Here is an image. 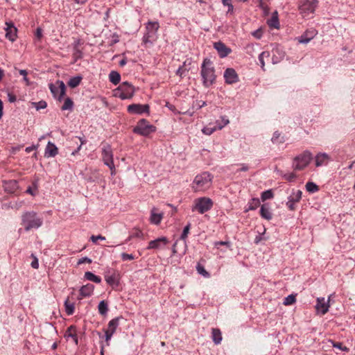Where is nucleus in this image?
<instances>
[{
    "mask_svg": "<svg viewBox=\"0 0 355 355\" xmlns=\"http://www.w3.org/2000/svg\"><path fill=\"white\" fill-rule=\"evenodd\" d=\"M82 79L80 76H74L69 79L67 84L70 87L75 88L80 85Z\"/></svg>",
    "mask_w": 355,
    "mask_h": 355,
    "instance_id": "obj_32",
    "label": "nucleus"
},
{
    "mask_svg": "<svg viewBox=\"0 0 355 355\" xmlns=\"http://www.w3.org/2000/svg\"><path fill=\"white\" fill-rule=\"evenodd\" d=\"M57 84L58 86L50 84L49 88L53 96L60 101L65 95L66 87L62 81H58Z\"/></svg>",
    "mask_w": 355,
    "mask_h": 355,
    "instance_id": "obj_11",
    "label": "nucleus"
},
{
    "mask_svg": "<svg viewBox=\"0 0 355 355\" xmlns=\"http://www.w3.org/2000/svg\"><path fill=\"white\" fill-rule=\"evenodd\" d=\"M109 78L111 83L114 85H117L120 82L121 76L117 71H112L109 75Z\"/></svg>",
    "mask_w": 355,
    "mask_h": 355,
    "instance_id": "obj_33",
    "label": "nucleus"
},
{
    "mask_svg": "<svg viewBox=\"0 0 355 355\" xmlns=\"http://www.w3.org/2000/svg\"><path fill=\"white\" fill-rule=\"evenodd\" d=\"M223 6H227V13L232 12L234 10V6L232 3V0H222Z\"/></svg>",
    "mask_w": 355,
    "mask_h": 355,
    "instance_id": "obj_51",
    "label": "nucleus"
},
{
    "mask_svg": "<svg viewBox=\"0 0 355 355\" xmlns=\"http://www.w3.org/2000/svg\"><path fill=\"white\" fill-rule=\"evenodd\" d=\"M105 279L106 282L112 287H116L119 285L118 276L115 272L111 275H105Z\"/></svg>",
    "mask_w": 355,
    "mask_h": 355,
    "instance_id": "obj_23",
    "label": "nucleus"
},
{
    "mask_svg": "<svg viewBox=\"0 0 355 355\" xmlns=\"http://www.w3.org/2000/svg\"><path fill=\"white\" fill-rule=\"evenodd\" d=\"M302 193L300 190L293 191L292 194L288 197V200L291 202H298L302 198Z\"/></svg>",
    "mask_w": 355,
    "mask_h": 355,
    "instance_id": "obj_36",
    "label": "nucleus"
},
{
    "mask_svg": "<svg viewBox=\"0 0 355 355\" xmlns=\"http://www.w3.org/2000/svg\"><path fill=\"white\" fill-rule=\"evenodd\" d=\"M121 257L123 261L133 260L135 259V256L132 254H127L125 252L121 253Z\"/></svg>",
    "mask_w": 355,
    "mask_h": 355,
    "instance_id": "obj_54",
    "label": "nucleus"
},
{
    "mask_svg": "<svg viewBox=\"0 0 355 355\" xmlns=\"http://www.w3.org/2000/svg\"><path fill=\"white\" fill-rule=\"evenodd\" d=\"M196 270L199 274L205 277H208L209 276V272L205 269L204 266L200 263H198L196 266Z\"/></svg>",
    "mask_w": 355,
    "mask_h": 355,
    "instance_id": "obj_48",
    "label": "nucleus"
},
{
    "mask_svg": "<svg viewBox=\"0 0 355 355\" xmlns=\"http://www.w3.org/2000/svg\"><path fill=\"white\" fill-rule=\"evenodd\" d=\"M306 189L309 192L315 193L319 190V187L314 182H308L306 184Z\"/></svg>",
    "mask_w": 355,
    "mask_h": 355,
    "instance_id": "obj_42",
    "label": "nucleus"
},
{
    "mask_svg": "<svg viewBox=\"0 0 355 355\" xmlns=\"http://www.w3.org/2000/svg\"><path fill=\"white\" fill-rule=\"evenodd\" d=\"M330 342L331 343L332 346L334 347H335V348L339 349H340L342 351H344V352H348L349 351V348H347V347H343L341 343L334 342L333 340H330Z\"/></svg>",
    "mask_w": 355,
    "mask_h": 355,
    "instance_id": "obj_49",
    "label": "nucleus"
},
{
    "mask_svg": "<svg viewBox=\"0 0 355 355\" xmlns=\"http://www.w3.org/2000/svg\"><path fill=\"white\" fill-rule=\"evenodd\" d=\"M31 257L33 258V261L31 263L32 268L35 269H37L39 268V262L37 258L33 254H31Z\"/></svg>",
    "mask_w": 355,
    "mask_h": 355,
    "instance_id": "obj_56",
    "label": "nucleus"
},
{
    "mask_svg": "<svg viewBox=\"0 0 355 355\" xmlns=\"http://www.w3.org/2000/svg\"><path fill=\"white\" fill-rule=\"evenodd\" d=\"M318 5L317 0H300L298 9L303 17H307L314 13Z\"/></svg>",
    "mask_w": 355,
    "mask_h": 355,
    "instance_id": "obj_6",
    "label": "nucleus"
},
{
    "mask_svg": "<svg viewBox=\"0 0 355 355\" xmlns=\"http://www.w3.org/2000/svg\"><path fill=\"white\" fill-rule=\"evenodd\" d=\"M211 339L214 343L216 345L220 344L223 336L221 331L218 328H212L211 329Z\"/></svg>",
    "mask_w": 355,
    "mask_h": 355,
    "instance_id": "obj_22",
    "label": "nucleus"
},
{
    "mask_svg": "<svg viewBox=\"0 0 355 355\" xmlns=\"http://www.w3.org/2000/svg\"><path fill=\"white\" fill-rule=\"evenodd\" d=\"M259 7L263 10H266L268 8V6L265 3V0H259Z\"/></svg>",
    "mask_w": 355,
    "mask_h": 355,
    "instance_id": "obj_63",
    "label": "nucleus"
},
{
    "mask_svg": "<svg viewBox=\"0 0 355 355\" xmlns=\"http://www.w3.org/2000/svg\"><path fill=\"white\" fill-rule=\"evenodd\" d=\"M94 290V286L92 284H87L80 287L79 292L81 298L89 297L92 295Z\"/></svg>",
    "mask_w": 355,
    "mask_h": 355,
    "instance_id": "obj_21",
    "label": "nucleus"
},
{
    "mask_svg": "<svg viewBox=\"0 0 355 355\" xmlns=\"http://www.w3.org/2000/svg\"><path fill=\"white\" fill-rule=\"evenodd\" d=\"M317 35V31L315 29H310L306 30L302 35L300 37H296V40L300 44H307L309 43L311 40H313L315 35Z\"/></svg>",
    "mask_w": 355,
    "mask_h": 355,
    "instance_id": "obj_12",
    "label": "nucleus"
},
{
    "mask_svg": "<svg viewBox=\"0 0 355 355\" xmlns=\"http://www.w3.org/2000/svg\"><path fill=\"white\" fill-rule=\"evenodd\" d=\"M92 262V261L91 259H89L87 257H85L78 260V265H80V264H83L85 263H91Z\"/></svg>",
    "mask_w": 355,
    "mask_h": 355,
    "instance_id": "obj_57",
    "label": "nucleus"
},
{
    "mask_svg": "<svg viewBox=\"0 0 355 355\" xmlns=\"http://www.w3.org/2000/svg\"><path fill=\"white\" fill-rule=\"evenodd\" d=\"M260 205V201L259 198H252L248 202V209L246 210H254L256 209Z\"/></svg>",
    "mask_w": 355,
    "mask_h": 355,
    "instance_id": "obj_38",
    "label": "nucleus"
},
{
    "mask_svg": "<svg viewBox=\"0 0 355 355\" xmlns=\"http://www.w3.org/2000/svg\"><path fill=\"white\" fill-rule=\"evenodd\" d=\"M142 236L143 232L139 230H135L127 239L126 242L130 241L133 238H141Z\"/></svg>",
    "mask_w": 355,
    "mask_h": 355,
    "instance_id": "obj_47",
    "label": "nucleus"
},
{
    "mask_svg": "<svg viewBox=\"0 0 355 355\" xmlns=\"http://www.w3.org/2000/svg\"><path fill=\"white\" fill-rule=\"evenodd\" d=\"M315 161L317 167L326 166L331 161V157L325 153H319L316 155Z\"/></svg>",
    "mask_w": 355,
    "mask_h": 355,
    "instance_id": "obj_19",
    "label": "nucleus"
},
{
    "mask_svg": "<svg viewBox=\"0 0 355 355\" xmlns=\"http://www.w3.org/2000/svg\"><path fill=\"white\" fill-rule=\"evenodd\" d=\"M80 141V145L77 148V149L76 150H74L73 152H72V155H75L81 148V146L84 144H85L86 141L85 139H83V138H79Z\"/></svg>",
    "mask_w": 355,
    "mask_h": 355,
    "instance_id": "obj_61",
    "label": "nucleus"
},
{
    "mask_svg": "<svg viewBox=\"0 0 355 355\" xmlns=\"http://www.w3.org/2000/svg\"><path fill=\"white\" fill-rule=\"evenodd\" d=\"M102 157L104 164L110 168L111 175H114L115 174V166L112 148L109 144L103 146L102 148Z\"/></svg>",
    "mask_w": 355,
    "mask_h": 355,
    "instance_id": "obj_10",
    "label": "nucleus"
},
{
    "mask_svg": "<svg viewBox=\"0 0 355 355\" xmlns=\"http://www.w3.org/2000/svg\"><path fill=\"white\" fill-rule=\"evenodd\" d=\"M78 44H76L73 47V56L74 58L75 62H76L78 60L81 59L83 57V53L82 51L78 49Z\"/></svg>",
    "mask_w": 355,
    "mask_h": 355,
    "instance_id": "obj_39",
    "label": "nucleus"
},
{
    "mask_svg": "<svg viewBox=\"0 0 355 355\" xmlns=\"http://www.w3.org/2000/svg\"><path fill=\"white\" fill-rule=\"evenodd\" d=\"M279 137H280V133L279 132H277V131L275 132L273 135H272V137L271 139L273 143L277 142Z\"/></svg>",
    "mask_w": 355,
    "mask_h": 355,
    "instance_id": "obj_60",
    "label": "nucleus"
},
{
    "mask_svg": "<svg viewBox=\"0 0 355 355\" xmlns=\"http://www.w3.org/2000/svg\"><path fill=\"white\" fill-rule=\"evenodd\" d=\"M214 245L218 249L219 248L220 245H225L227 248H230L231 246V243L229 241H216L214 242Z\"/></svg>",
    "mask_w": 355,
    "mask_h": 355,
    "instance_id": "obj_55",
    "label": "nucleus"
},
{
    "mask_svg": "<svg viewBox=\"0 0 355 355\" xmlns=\"http://www.w3.org/2000/svg\"><path fill=\"white\" fill-rule=\"evenodd\" d=\"M312 154L309 150H305L300 155L295 157L293 166L295 170H302L306 167L312 159Z\"/></svg>",
    "mask_w": 355,
    "mask_h": 355,
    "instance_id": "obj_8",
    "label": "nucleus"
},
{
    "mask_svg": "<svg viewBox=\"0 0 355 355\" xmlns=\"http://www.w3.org/2000/svg\"><path fill=\"white\" fill-rule=\"evenodd\" d=\"M168 243V241L166 237H165V236L159 237L155 240L150 241L148 243L147 249L152 250V249L162 248Z\"/></svg>",
    "mask_w": 355,
    "mask_h": 355,
    "instance_id": "obj_16",
    "label": "nucleus"
},
{
    "mask_svg": "<svg viewBox=\"0 0 355 355\" xmlns=\"http://www.w3.org/2000/svg\"><path fill=\"white\" fill-rule=\"evenodd\" d=\"M189 229H190V224H188L187 225H186L184 227V228L182 231V233L180 236L181 239L184 240L187 237L189 232Z\"/></svg>",
    "mask_w": 355,
    "mask_h": 355,
    "instance_id": "obj_53",
    "label": "nucleus"
},
{
    "mask_svg": "<svg viewBox=\"0 0 355 355\" xmlns=\"http://www.w3.org/2000/svg\"><path fill=\"white\" fill-rule=\"evenodd\" d=\"M296 301L295 295H289L287 297H286L284 300L283 304L286 306L291 305L294 304Z\"/></svg>",
    "mask_w": 355,
    "mask_h": 355,
    "instance_id": "obj_43",
    "label": "nucleus"
},
{
    "mask_svg": "<svg viewBox=\"0 0 355 355\" xmlns=\"http://www.w3.org/2000/svg\"><path fill=\"white\" fill-rule=\"evenodd\" d=\"M85 277L89 281H91V282H95L97 284H99L101 282V278L100 277L94 275V273H92V272H89V271H87L85 273Z\"/></svg>",
    "mask_w": 355,
    "mask_h": 355,
    "instance_id": "obj_30",
    "label": "nucleus"
},
{
    "mask_svg": "<svg viewBox=\"0 0 355 355\" xmlns=\"http://www.w3.org/2000/svg\"><path fill=\"white\" fill-rule=\"evenodd\" d=\"M73 106V102L70 98H67L64 100V104L62 105L61 109L62 110H71Z\"/></svg>",
    "mask_w": 355,
    "mask_h": 355,
    "instance_id": "obj_41",
    "label": "nucleus"
},
{
    "mask_svg": "<svg viewBox=\"0 0 355 355\" xmlns=\"http://www.w3.org/2000/svg\"><path fill=\"white\" fill-rule=\"evenodd\" d=\"M119 318H115L109 322L107 329L105 331L106 341L110 340L112 335L114 334L117 327L119 326Z\"/></svg>",
    "mask_w": 355,
    "mask_h": 355,
    "instance_id": "obj_14",
    "label": "nucleus"
},
{
    "mask_svg": "<svg viewBox=\"0 0 355 355\" xmlns=\"http://www.w3.org/2000/svg\"><path fill=\"white\" fill-rule=\"evenodd\" d=\"M31 105L34 107L37 110H40L41 109H44L47 106V103L44 101H40L39 102H32Z\"/></svg>",
    "mask_w": 355,
    "mask_h": 355,
    "instance_id": "obj_44",
    "label": "nucleus"
},
{
    "mask_svg": "<svg viewBox=\"0 0 355 355\" xmlns=\"http://www.w3.org/2000/svg\"><path fill=\"white\" fill-rule=\"evenodd\" d=\"M224 78L227 84H233L239 81V76L232 68H227L224 72Z\"/></svg>",
    "mask_w": 355,
    "mask_h": 355,
    "instance_id": "obj_15",
    "label": "nucleus"
},
{
    "mask_svg": "<svg viewBox=\"0 0 355 355\" xmlns=\"http://www.w3.org/2000/svg\"><path fill=\"white\" fill-rule=\"evenodd\" d=\"M252 34L257 39H260L262 37V31L261 29L254 31Z\"/></svg>",
    "mask_w": 355,
    "mask_h": 355,
    "instance_id": "obj_59",
    "label": "nucleus"
},
{
    "mask_svg": "<svg viewBox=\"0 0 355 355\" xmlns=\"http://www.w3.org/2000/svg\"><path fill=\"white\" fill-rule=\"evenodd\" d=\"M270 56V53L268 51H263L259 55V61L260 62L261 67L263 70H265V62L264 58H268Z\"/></svg>",
    "mask_w": 355,
    "mask_h": 355,
    "instance_id": "obj_40",
    "label": "nucleus"
},
{
    "mask_svg": "<svg viewBox=\"0 0 355 355\" xmlns=\"http://www.w3.org/2000/svg\"><path fill=\"white\" fill-rule=\"evenodd\" d=\"M38 189H37V182H33L32 184L26 190V193L28 194H30L33 196H35L37 193Z\"/></svg>",
    "mask_w": 355,
    "mask_h": 355,
    "instance_id": "obj_37",
    "label": "nucleus"
},
{
    "mask_svg": "<svg viewBox=\"0 0 355 355\" xmlns=\"http://www.w3.org/2000/svg\"><path fill=\"white\" fill-rule=\"evenodd\" d=\"M200 74L205 87H209L214 83L216 79L215 70L209 59L205 58L203 60Z\"/></svg>",
    "mask_w": 355,
    "mask_h": 355,
    "instance_id": "obj_2",
    "label": "nucleus"
},
{
    "mask_svg": "<svg viewBox=\"0 0 355 355\" xmlns=\"http://www.w3.org/2000/svg\"><path fill=\"white\" fill-rule=\"evenodd\" d=\"M64 336L66 338H71L73 340L74 343L76 345H78V336L76 334V328L74 326H70L69 327H68Z\"/></svg>",
    "mask_w": 355,
    "mask_h": 355,
    "instance_id": "obj_27",
    "label": "nucleus"
},
{
    "mask_svg": "<svg viewBox=\"0 0 355 355\" xmlns=\"http://www.w3.org/2000/svg\"><path fill=\"white\" fill-rule=\"evenodd\" d=\"M159 28L158 21H148L146 24V33L143 36V42L145 44H152L157 39V31Z\"/></svg>",
    "mask_w": 355,
    "mask_h": 355,
    "instance_id": "obj_4",
    "label": "nucleus"
},
{
    "mask_svg": "<svg viewBox=\"0 0 355 355\" xmlns=\"http://www.w3.org/2000/svg\"><path fill=\"white\" fill-rule=\"evenodd\" d=\"M295 203L294 202H291V200H288L286 202V206L290 210H294L295 209Z\"/></svg>",
    "mask_w": 355,
    "mask_h": 355,
    "instance_id": "obj_64",
    "label": "nucleus"
},
{
    "mask_svg": "<svg viewBox=\"0 0 355 355\" xmlns=\"http://www.w3.org/2000/svg\"><path fill=\"white\" fill-rule=\"evenodd\" d=\"M218 129L217 126L216 125L214 128H210V127H205L202 131L204 134L207 135H211L214 131H216Z\"/></svg>",
    "mask_w": 355,
    "mask_h": 355,
    "instance_id": "obj_52",
    "label": "nucleus"
},
{
    "mask_svg": "<svg viewBox=\"0 0 355 355\" xmlns=\"http://www.w3.org/2000/svg\"><path fill=\"white\" fill-rule=\"evenodd\" d=\"M156 128L154 125H150L147 120L143 119L139 121L137 125L133 128V132L142 136H148L150 133L154 132Z\"/></svg>",
    "mask_w": 355,
    "mask_h": 355,
    "instance_id": "obj_9",
    "label": "nucleus"
},
{
    "mask_svg": "<svg viewBox=\"0 0 355 355\" xmlns=\"http://www.w3.org/2000/svg\"><path fill=\"white\" fill-rule=\"evenodd\" d=\"M17 28L14 26H8L6 29V36L10 41L13 42L16 39Z\"/></svg>",
    "mask_w": 355,
    "mask_h": 355,
    "instance_id": "obj_28",
    "label": "nucleus"
},
{
    "mask_svg": "<svg viewBox=\"0 0 355 355\" xmlns=\"http://www.w3.org/2000/svg\"><path fill=\"white\" fill-rule=\"evenodd\" d=\"M261 216L268 220L272 218V213L270 210L269 206L267 204L261 205L260 209Z\"/></svg>",
    "mask_w": 355,
    "mask_h": 355,
    "instance_id": "obj_24",
    "label": "nucleus"
},
{
    "mask_svg": "<svg viewBox=\"0 0 355 355\" xmlns=\"http://www.w3.org/2000/svg\"><path fill=\"white\" fill-rule=\"evenodd\" d=\"M221 121L223 123H220L218 121H216V126L218 130L222 129L230 123L229 119L226 116H221Z\"/></svg>",
    "mask_w": 355,
    "mask_h": 355,
    "instance_id": "obj_50",
    "label": "nucleus"
},
{
    "mask_svg": "<svg viewBox=\"0 0 355 355\" xmlns=\"http://www.w3.org/2000/svg\"><path fill=\"white\" fill-rule=\"evenodd\" d=\"M214 46L218 51V53L220 58H225L232 51L231 49L228 48L224 43L221 42H215Z\"/></svg>",
    "mask_w": 355,
    "mask_h": 355,
    "instance_id": "obj_17",
    "label": "nucleus"
},
{
    "mask_svg": "<svg viewBox=\"0 0 355 355\" xmlns=\"http://www.w3.org/2000/svg\"><path fill=\"white\" fill-rule=\"evenodd\" d=\"M284 177H285L286 180H287L288 181H292L296 178V175L295 173H291L285 175Z\"/></svg>",
    "mask_w": 355,
    "mask_h": 355,
    "instance_id": "obj_62",
    "label": "nucleus"
},
{
    "mask_svg": "<svg viewBox=\"0 0 355 355\" xmlns=\"http://www.w3.org/2000/svg\"><path fill=\"white\" fill-rule=\"evenodd\" d=\"M43 224V218L34 211L24 214V230L28 232L37 230Z\"/></svg>",
    "mask_w": 355,
    "mask_h": 355,
    "instance_id": "obj_3",
    "label": "nucleus"
},
{
    "mask_svg": "<svg viewBox=\"0 0 355 355\" xmlns=\"http://www.w3.org/2000/svg\"><path fill=\"white\" fill-rule=\"evenodd\" d=\"M279 48L278 47H276L275 49H272V63L273 64H277L278 62H280V60L284 57V52H281V53L279 54V57L277 56L276 55V53H279Z\"/></svg>",
    "mask_w": 355,
    "mask_h": 355,
    "instance_id": "obj_29",
    "label": "nucleus"
},
{
    "mask_svg": "<svg viewBox=\"0 0 355 355\" xmlns=\"http://www.w3.org/2000/svg\"><path fill=\"white\" fill-rule=\"evenodd\" d=\"M268 24L270 28H274L277 29L279 28V22L277 11L272 13L270 19H268Z\"/></svg>",
    "mask_w": 355,
    "mask_h": 355,
    "instance_id": "obj_25",
    "label": "nucleus"
},
{
    "mask_svg": "<svg viewBox=\"0 0 355 355\" xmlns=\"http://www.w3.org/2000/svg\"><path fill=\"white\" fill-rule=\"evenodd\" d=\"M329 298L327 302H325L324 297H318L317 299V303L315 305V309L318 312H320L322 315H324L328 312L329 308Z\"/></svg>",
    "mask_w": 355,
    "mask_h": 355,
    "instance_id": "obj_18",
    "label": "nucleus"
},
{
    "mask_svg": "<svg viewBox=\"0 0 355 355\" xmlns=\"http://www.w3.org/2000/svg\"><path fill=\"white\" fill-rule=\"evenodd\" d=\"M213 176L208 172L196 175L192 182L191 188L194 192L205 191L211 185Z\"/></svg>",
    "mask_w": 355,
    "mask_h": 355,
    "instance_id": "obj_1",
    "label": "nucleus"
},
{
    "mask_svg": "<svg viewBox=\"0 0 355 355\" xmlns=\"http://www.w3.org/2000/svg\"><path fill=\"white\" fill-rule=\"evenodd\" d=\"M58 153L57 146L52 142L49 141L45 148L44 156L46 157H54Z\"/></svg>",
    "mask_w": 355,
    "mask_h": 355,
    "instance_id": "obj_20",
    "label": "nucleus"
},
{
    "mask_svg": "<svg viewBox=\"0 0 355 355\" xmlns=\"http://www.w3.org/2000/svg\"><path fill=\"white\" fill-rule=\"evenodd\" d=\"M128 111L131 114H141L149 112V105L141 104H131L128 106Z\"/></svg>",
    "mask_w": 355,
    "mask_h": 355,
    "instance_id": "obj_13",
    "label": "nucleus"
},
{
    "mask_svg": "<svg viewBox=\"0 0 355 355\" xmlns=\"http://www.w3.org/2000/svg\"><path fill=\"white\" fill-rule=\"evenodd\" d=\"M155 211V208H153V209L151 210L150 220L152 223L158 225L161 223L163 215L162 214L156 213Z\"/></svg>",
    "mask_w": 355,
    "mask_h": 355,
    "instance_id": "obj_26",
    "label": "nucleus"
},
{
    "mask_svg": "<svg viewBox=\"0 0 355 355\" xmlns=\"http://www.w3.org/2000/svg\"><path fill=\"white\" fill-rule=\"evenodd\" d=\"M18 188V183L16 180H10L6 183V190L14 193Z\"/></svg>",
    "mask_w": 355,
    "mask_h": 355,
    "instance_id": "obj_31",
    "label": "nucleus"
},
{
    "mask_svg": "<svg viewBox=\"0 0 355 355\" xmlns=\"http://www.w3.org/2000/svg\"><path fill=\"white\" fill-rule=\"evenodd\" d=\"M261 198L263 201L272 198L273 193L272 190L270 189L262 192Z\"/></svg>",
    "mask_w": 355,
    "mask_h": 355,
    "instance_id": "obj_46",
    "label": "nucleus"
},
{
    "mask_svg": "<svg viewBox=\"0 0 355 355\" xmlns=\"http://www.w3.org/2000/svg\"><path fill=\"white\" fill-rule=\"evenodd\" d=\"M35 42H40L43 37V30L40 27H37L34 33Z\"/></svg>",
    "mask_w": 355,
    "mask_h": 355,
    "instance_id": "obj_45",
    "label": "nucleus"
},
{
    "mask_svg": "<svg viewBox=\"0 0 355 355\" xmlns=\"http://www.w3.org/2000/svg\"><path fill=\"white\" fill-rule=\"evenodd\" d=\"M97 240H105V237L101 236V235H98V236H94V235H92L91 236V241L93 242V243H96Z\"/></svg>",
    "mask_w": 355,
    "mask_h": 355,
    "instance_id": "obj_58",
    "label": "nucleus"
},
{
    "mask_svg": "<svg viewBox=\"0 0 355 355\" xmlns=\"http://www.w3.org/2000/svg\"><path fill=\"white\" fill-rule=\"evenodd\" d=\"M213 205V201L209 198H198L194 200V205L192 207V211H198L200 214H202L210 210L212 208Z\"/></svg>",
    "mask_w": 355,
    "mask_h": 355,
    "instance_id": "obj_7",
    "label": "nucleus"
},
{
    "mask_svg": "<svg viewBox=\"0 0 355 355\" xmlns=\"http://www.w3.org/2000/svg\"><path fill=\"white\" fill-rule=\"evenodd\" d=\"M65 311L68 315H71L74 313V304L70 302L69 299L64 302Z\"/></svg>",
    "mask_w": 355,
    "mask_h": 355,
    "instance_id": "obj_35",
    "label": "nucleus"
},
{
    "mask_svg": "<svg viewBox=\"0 0 355 355\" xmlns=\"http://www.w3.org/2000/svg\"><path fill=\"white\" fill-rule=\"evenodd\" d=\"M114 95L116 97H119L123 100L129 99L133 96L135 89L129 83L123 82L114 91Z\"/></svg>",
    "mask_w": 355,
    "mask_h": 355,
    "instance_id": "obj_5",
    "label": "nucleus"
},
{
    "mask_svg": "<svg viewBox=\"0 0 355 355\" xmlns=\"http://www.w3.org/2000/svg\"><path fill=\"white\" fill-rule=\"evenodd\" d=\"M98 309L101 315H106L108 311L107 303L105 300L101 301L98 304Z\"/></svg>",
    "mask_w": 355,
    "mask_h": 355,
    "instance_id": "obj_34",
    "label": "nucleus"
}]
</instances>
